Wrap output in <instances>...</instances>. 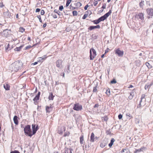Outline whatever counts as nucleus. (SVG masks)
<instances>
[{
  "label": "nucleus",
  "mask_w": 153,
  "mask_h": 153,
  "mask_svg": "<svg viewBox=\"0 0 153 153\" xmlns=\"http://www.w3.org/2000/svg\"><path fill=\"white\" fill-rule=\"evenodd\" d=\"M23 63L22 62L16 61L13 63L11 65L12 71H17L19 69L23 67Z\"/></svg>",
  "instance_id": "obj_1"
},
{
  "label": "nucleus",
  "mask_w": 153,
  "mask_h": 153,
  "mask_svg": "<svg viewBox=\"0 0 153 153\" xmlns=\"http://www.w3.org/2000/svg\"><path fill=\"white\" fill-rule=\"evenodd\" d=\"M24 133L25 135L29 136L31 137L33 135L32 132L30 129V127L29 125L26 126L24 129Z\"/></svg>",
  "instance_id": "obj_2"
},
{
  "label": "nucleus",
  "mask_w": 153,
  "mask_h": 153,
  "mask_svg": "<svg viewBox=\"0 0 153 153\" xmlns=\"http://www.w3.org/2000/svg\"><path fill=\"white\" fill-rule=\"evenodd\" d=\"M90 59L91 60H93L97 55L96 52L93 48L90 49Z\"/></svg>",
  "instance_id": "obj_3"
},
{
  "label": "nucleus",
  "mask_w": 153,
  "mask_h": 153,
  "mask_svg": "<svg viewBox=\"0 0 153 153\" xmlns=\"http://www.w3.org/2000/svg\"><path fill=\"white\" fill-rule=\"evenodd\" d=\"M111 11L110 10L108 13L105 14L104 16L99 18L98 19L99 20L100 22L102 21H103L105 20L111 14Z\"/></svg>",
  "instance_id": "obj_4"
},
{
  "label": "nucleus",
  "mask_w": 153,
  "mask_h": 153,
  "mask_svg": "<svg viewBox=\"0 0 153 153\" xmlns=\"http://www.w3.org/2000/svg\"><path fill=\"white\" fill-rule=\"evenodd\" d=\"M82 109V106L79 103H76L74 105L73 109L76 111L81 110Z\"/></svg>",
  "instance_id": "obj_5"
},
{
  "label": "nucleus",
  "mask_w": 153,
  "mask_h": 153,
  "mask_svg": "<svg viewBox=\"0 0 153 153\" xmlns=\"http://www.w3.org/2000/svg\"><path fill=\"white\" fill-rule=\"evenodd\" d=\"M149 16H147V18L149 19L152 18L153 16V9L152 8H148L146 10Z\"/></svg>",
  "instance_id": "obj_6"
},
{
  "label": "nucleus",
  "mask_w": 153,
  "mask_h": 153,
  "mask_svg": "<svg viewBox=\"0 0 153 153\" xmlns=\"http://www.w3.org/2000/svg\"><path fill=\"white\" fill-rule=\"evenodd\" d=\"M114 52L115 54L117 55L119 57L122 56L124 54L123 51L120 50L119 48L115 50Z\"/></svg>",
  "instance_id": "obj_7"
},
{
  "label": "nucleus",
  "mask_w": 153,
  "mask_h": 153,
  "mask_svg": "<svg viewBox=\"0 0 153 153\" xmlns=\"http://www.w3.org/2000/svg\"><path fill=\"white\" fill-rule=\"evenodd\" d=\"M40 94V92H39L35 96L33 99V100L34 101V103L36 105L38 103V101L39 99Z\"/></svg>",
  "instance_id": "obj_8"
},
{
  "label": "nucleus",
  "mask_w": 153,
  "mask_h": 153,
  "mask_svg": "<svg viewBox=\"0 0 153 153\" xmlns=\"http://www.w3.org/2000/svg\"><path fill=\"white\" fill-rule=\"evenodd\" d=\"M63 61L61 59H59L56 62V66L58 68H61L62 66V63Z\"/></svg>",
  "instance_id": "obj_9"
},
{
  "label": "nucleus",
  "mask_w": 153,
  "mask_h": 153,
  "mask_svg": "<svg viewBox=\"0 0 153 153\" xmlns=\"http://www.w3.org/2000/svg\"><path fill=\"white\" fill-rule=\"evenodd\" d=\"M32 128L33 131L32 133L33 135L36 132L37 130H38V126L37 125L36 126V125L35 124H33L32 125Z\"/></svg>",
  "instance_id": "obj_10"
},
{
  "label": "nucleus",
  "mask_w": 153,
  "mask_h": 153,
  "mask_svg": "<svg viewBox=\"0 0 153 153\" xmlns=\"http://www.w3.org/2000/svg\"><path fill=\"white\" fill-rule=\"evenodd\" d=\"M53 110V107L50 104L49 106H47L46 107V111L47 113H49Z\"/></svg>",
  "instance_id": "obj_11"
},
{
  "label": "nucleus",
  "mask_w": 153,
  "mask_h": 153,
  "mask_svg": "<svg viewBox=\"0 0 153 153\" xmlns=\"http://www.w3.org/2000/svg\"><path fill=\"white\" fill-rule=\"evenodd\" d=\"M100 26L99 25H97L95 26H90L88 28V29L90 30H91L96 28L100 29Z\"/></svg>",
  "instance_id": "obj_12"
},
{
  "label": "nucleus",
  "mask_w": 153,
  "mask_h": 153,
  "mask_svg": "<svg viewBox=\"0 0 153 153\" xmlns=\"http://www.w3.org/2000/svg\"><path fill=\"white\" fill-rule=\"evenodd\" d=\"M146 149V148L145 147H141L140 149H136L135 151L134 152V153H137L138 152H140L141 151H143V150H145Z\"/></svg>",
  "instance_id": "obj_13"
},
{
  "label": "nucleus",
  "mask_w": 153,
  "mask_h": 153,
  "mask_svg": "<svg viewBox=\"0 0 153 153\" xmlns=\"http://www.w3.org/2000/svg\"><path fill=\"white\" fill-rule=\"evenodd\" d=\"M18 117L17 116H15L13 118V120L14 123L17 125L19 123V121L18 119Z\"/></svg>",
  "instance_id": "obj_14"
},
{
  "label": "nucleus",
  "mask_w": 153,
  "mask_h": 153,
  "mask_svg": "<svg viewBox=\"0 0 153 153\" xmlns=\"http://www.w3.org/2000/svg\"><path fill=\"white\" fill-rule=\"evenodd\" d=\"M72 150L71 149L66 148L65 149L64 153H72Z\"/></svg>",
  "instance_id": "obj_15"
},
{
  "label": "nucleus",
  "mask_w": 153,
  "mask_h": 153,
  "mask_svg": "<svg viewBox=\"0 0 153 153\" xmlns=\"http://www.w3.org/2000/svg\"><path fill=\"white\" fill-rule=\"evenodd\" d=\"M1 34L3 37H7L8 35V32L4 30L3 32L1 33Z\"/></svg>",
  "instance_id": "obj_16"
},
{
  "label": "nucleus",
  "mask_w": 153,
  "mask_h": 153,
  "mask_svg": "<svg viewBox=\"0 0 153 153\" xmlns=\"http://www.w3.org/2000/svg\"><path fill=\"white\" fill-rule=\"evenodd\" d=\"M4 88L6 90H9L10 89V86L7 83H6L4 85Z\"/></svg>",
  "instance_id": "obj_17"
},
{
  "label": "nucleus",
  "mask_w": 153,
  "mask_h": 153,
  "mask_svg": "<svg viewBox=\"0 0 153 153\" xmlns=\"http://www.w3.org/2000/svg\"><path fill=\"white\" fill-rule=\"evenodd\" d=\"M94 134L93 132L91 133V137H90V141L91 142H93L94 141Z\"/></svg>",
  "instance_id": "obj_18"
},
{
  "label": "nucleus",
  "mask_w": 153,
  "mask_h": 153,
  "mask_svg": "<svg viewBox=\"0 0 153 153\" xmlns=\"http://www.w3.org/2000/svg\"><path fill=\"white\" fill-rule=\"evenodd\" d=\"M121 153H130V152L128 149H123L121 151Z\"/></svg>",
  "instance_id": "obj_19"
},
{
  "label": "nucleus",
  "mask_w": 153,
  "mask_h": 153,
  "mask_svg": "<svg viewBox=\"0 0 153 153\" xmlns=\"http://www.w3.org/2000/svg\"><path fill=\"white\" fill-rule=\"evenodd\" d=\"M54 97V96L53 95V93L51 92V93H50V95L48 97V99L49 100H53Z\"/></svg>",
  "instance_id": "obj_20"
},
{
  "label": "nucleus",
  "mask_w": 153,
  "mask_h": 153,
  "mask_svg": "<svg viewBox=\"0 0 153 153\" xmlns=\"http://www.w3.org/2000/svg\"><path fill=\"white\" fill-rule=\"evenodd\" d=\"M105 94H106L108 97H109L111 94V92L110 89L109 88H107L106 89Z\"/></svg>",
  "instance_id": "obj_21"
},
{
  "label": "nucleus",
  "mask_w": 153,
  "mask_h": 153,
  "mask_svg": "<svg viewBox=\"0 0 153 153\" xmlns=\"http://www.w3.org/2000/svg\"><path fill=\"white\" fill-rule=\"evenodd\" d=\"M100 146L101 148H104L106 145V143L104 140L102 141L100 143Z\"/></svg>",
  "instance_id": "obj_22"
},
{
  "label": "nucleus",
  "mask_w": 153,
  "mask_h": 153,
  "mask_svg": "<svg viewBox=\"0 0 153 153\" xmlns=\"http://www.w3.org/2000/svg\"><path fill=\"white\" fill-rule=\"evenodd\" d=\"M108 119V118L107 116H105L102 117V120L103 122L104 121L107 122Z\"/></svg>",
  "instance_id": "obj_23"
},
{
  "label": "nucleus",
  "mask_w": 153,
  "mask_h": 153,
  "mask_svg": "<svg viewBox=\"0 0 153 153\" xmlns=\"http://www.w3.org/2000/svg\"><path fill=\"white\" fill-rule=\"evenodd\" d=\"M115 141V140L114 138H112L111 140V142L109 144L108 146L110 147H111L113 145L114 142Z\"/></svg>",
  "instance_id": "obj_24"
},
{
  "label": "nucleus",
  "mask_w": 153,
  "mask_h": 153,
  "mask_svg": "<svg viewBox=\"0 0 153 153\" xmlns=\"http://www.w3.org/2000/svg\"><path fill=\"white\" fill-rule=\"evenodd\" d=\"M140 19L141 20H143L144 19V14L142 13H140L138 15Z\"/></svg>",
  "instance_id": "obj_25"
},
{
  "label": "nucleus",
  "mask_w": 153,
  "mask_h": 153,
  "mask_svg": "<svg viewBox=\"0 0 153 153\" xmlns=\"http://www.w3.org/2000/svg\"><path fill=\"white\" fill-rule=\"evenodd\" d=\"M101 0H94L93 3V5L94 6H96L98 3V1H100Z\"/></svg>",
  "instance_id": "obj_26"
},
{
  "label": "nucleus",
  "mask_w": 153,
  "mask_h": 153,
  "mask_svg": "<svg viewBox=\"0 0 153 153\" xmlns=\"http://www.w3.org/2000/svg\"><path fill=\"white\" fill-rule=\"evenodd\" d=\"M83 141H84V136L82 135L80 137V142L81 144L83 143Z\"/></svg>",
  "instance_id": "obj_27"
},
{
  "label": "nucleus",
  "mask_w": 153,
  "mask_h": 153,
  "mask_svg": "<svg viewBox=\"0 0 153 153\" xmlns=\"http://www.w3.org/2000/svg\"><path fill=\"white\" fill-rule=\"evenodd\" d=\"M25 29L22 27H20L19 28V31L21 33H23L25 32Z\"/></svg>",
  "instance_id": "obj_28"
},
{
  "label": "nucleus",
  "mask_w": 153,
  "mask_h": 153,
  "mask_svg": "<svg viewBox=\"0 0 153 153\" xmlns=\"http://www.w3.org/2000/svg\"><path fill=\"white\" fill-rule=\"evenodd\" d=\"M24 46V45H22L20 46L19 47H16L15 49V51H20L21 50V49H22V47Z\"/></svg>",
  "instance_id": "obj_29"
},
{
  "label": "nucleus",
  "mask_w": 153,
  "mask_h": 153,
  "mask_svg": "<svg viewBox=\"0 0 153 153\" xmlns=\"http://www.w3.org/2000/svg\"><path fill=\"white\" fill-rule=\"evenodd\" d=\"M134 96L133 92H131L130 93V95L128 96V98L129 100L132 99Z\"/></svg>",
  "instance_id": "obj_30"
},
{
  "label": "nucleus",
  "mask_w": 153,
  "mask_h": 153,
  "mask_svg": "<svg viewBox=\"0 0 153 153\" xmlns=\"http://www.w3.org/2000/svg\"><path fill=\"white\" fill-rule=\"evenodd\" d=\"M82 5L81 2H77L75 4V5L78 8L80 7Z\"/></svg>",
  "instance_id": "obj_31"
},
{
  "label": "nucleus",
  "mask_w": 153,
  "mask_h": 153,
  "mask_svg": "<svg viewBox=\"0 0 153 153\" xmlns=\"http://www.w3.org/2000/svg\"><path fill=\"white\" fill-rule=\"evenodd\" d=\"M92 22L95 24H99L100 22V21L99 19L97 20H94L92 21Z\"/></svg>",
  "instance_id": "obj_32"
},
{
  "label": "nucleus",
  "mask_w": 153,
  "mask_h": 153,
  "mask_svg": "<svg viewBox=\"0 0 153 153\" xmlns=\"http://www.w3.org/2000/svg\"><path fill=\"white\" fill-rule=\"evenodd\" d=\"M151 85L152 84H151L150 85H146L145 86L144 88L146 90L147 89H149V88H150Z\"/></svg>",
  "instance_id": "obj_33"
},
{
  "label": "nucleus",
  "mask_w": 153,
  "mask_h": 153,
  "mask_svg": "<svg viewBox=\"0 0 153 153\" xmlns=\"http://www.w3.org/2000/svg\"><path fill=\"white\" fill-rule=\"evenodd\" d=\"M71 0H67V1L66 5V7H68L69 5L70 4L71 2Z\"/></svg>",
  "instance_id": "obj_34"
},
{
  "label": "nucleus",
  "mask_w": 153,
  "mask_h": 153,
  "mask_svg": "<svg viewBox=\"0 0 153 153\" xmlns=\"http://www.w3.org/2000/svg\"><path fill=\"white\" fill-rule=\"evenodd\" d=\"M146 65L149 68H151L152 67V66L148 62H146Z\"/></svg>",
  "instance_id": "obj_35"
},
{
  "label": "nucleus",
  "mask_w": 153,
  "mask_h": 153,
  "mask_svg": "<svg viewBox=\"0 0 153 153\" xmlns=\"http://www.w3.org/2000/svg\"><path fill=\"white\" fill-rule=\"evenodd\" d=\"M73 15L74 16H76L78 15V13L76 11L74 10L72 12Z\"/></svg>",
  "instance_id": "obj_36"
},
{
  "label": "nucleus",
  "mask_w": 153,
  "mask_h": 153,
  "mask_svg": "<svg viewBox=\"0 0 153 153\" xmlns=\"http://www.w3.org/2000/svg\"><path fill=\"white\" fill-rule=\"evenodd\" d=\"M35 45H33V46H31L30 45H28L26 46L25 48V50H27L31 48H32Z\"/></svg>",
  "instance_id": "obj_37"
},
{
  "label": "nucleus",
  "mask_w": 153,
  "mask_h": 153,
  "mask_svg": "<svg viewBox=\"0 0 153 153\" xmlns=\"http://www.w3.org/2000/svg\"><path fill=\"white\" fill-rule=\"evenodd\" d=\"M88 16V14H87V13H85L83 16L82 18V19H85L87 17V16Z\"/></svg>",
  "instance_id": "obj_38"
},
{
  "label": "nucleus",
  "mask_w": 153,
  "mask_h": 153,
  "mask_svg": "<svg viewBox=\"0 0 153 153\" xmlns=\"http://www.w3.org/2000/svg\"><path fill=\"white\" fill-rule=\"evenodd\" d=\"M51 16H52L53 18L54 19L57 18V17L56 15L54 13H52L51 14Z\"/></svg>",
  "instance_id": "obj_39"
},
{
  "label": "nucleus",
  "mask_w": 153,
  "mask_h": 153,
  "mask_svg": "<svg viewBox=\"0 0 153 153\" xmlns=\"http://www.w3.org/2000/svg\"><path fill=\"white\" fill-rule=\"evenodd\" d=\"M126 116L128 117L129 118H130V119L133 117L129 113H127L126 114Z\"/></svg>",
  "instance_id": "obj_40"
},
{
  "label": "nucleus",
  "mask_w": 153,
  "mask_h": 153,
  "mask_svg": "<svg viewBox=\"0 0 153 153\" xmlns=\"http://www.w3.org/2000/svg\"><path fill=\"white\" fill-rule=\"evenodd\" d=\"M70 134V132L68 131L65 132L64 134V137L68 136H69Z\"/></svg>",
  "instance_id": "obj_41"
},
{
  "label": "nucleus",
  "mask_w": 153,
  "mask_h": 153,
  "mask_svg": "<svg viewBox=\"0 0 153 153\" xmlns=\"http://www.w3.org/2000/svg\"><path fill=\"white\" fill-rule=\"evenodd\" d=\"M117 83V81L115 79H113L111 81V83L112 84H115Z\"/></svg>",
  "instance_id": "obj_42"
},
{
  "label": "nucleus",
  "mask_w": 153,
  "mask_h": 153,
  "mask_svg": "<svg viewBox=\"0 0 153 153\" xmlns=\"http://www.w3.org/2000/svg\"><path fill=\"white\" fill-rule=\"evenodd\" d=\"M54 13H56L59 16H60V12H59V11H57V10H54Z\"/></svg>",
  "instance_id": "obj_43"
},
{
  "label": "nucleus",
  "mask_w": 153,
  "mask_h": 153,
  "mask_svg": "<svg viewBox=\"0 0 153 153\" xmlns=\"http://www.w3.org/2000/svg\"><path fill=\"white\" fill-rule=\"evenodd\" d=\"M63 9V7L62 5H60L59 7V10L60 11H62Z\"/></svg>",
  "instance_id": "obj_44"
},
{
  "label": "nucleus",
  "mask_w": 153,
  "mask_h": 153,
  "mask_svg": "<svg viewBox=\"0 0 153 153\" xmlns=\"http://www.w3.org/2000/svg\"><path fill=\"white\" fill-rule=\"evenodd\" d=\"M146 97V95L145 94H143L141 95V100L142 101V99H143L145 98Z\"/></svg>",
  "instance_id": "obj_45"
},
{
  "label": "nucleus",
  "mask_w": 153,
  "mask_h": 153,
  "mask_svg": "<svg viewBox=\"0 0 153 153\" xmlns=\"http://www.w3.org/2000/svg\"><path fill=\"white\" fill-rule=\"evenodd\" d=\"M142 102V101L141 100H140V103L138 105V107H139V108H141L142 107V105L141 104V103Z\"/></svg>",
  "instance_id": "obj_46"
},
{
  "label": "nucleus",
  "mask_w": 153,
  "mask_h": 153,
  "mask_svg": "<svg viewBox=\"0 0 153 153\" xmlns=\"http://www.w3.org/2000/svg\"><path fill=\"white\" fill-rule=\"evenodd\" d=\"M10 153H20L18 151L15 150L14 151H12Z\"/></svg>",
  "instance_id": "obj_47"
},
{
  "label": "nucleus",
  "mask_w": 153,
  "mask_h": 153,
  "mask_svg": "<svg viewBox=\"0 0 153 153\" xmlns=\"http://www.w3.org/2000/svg\"><path fill=\"white\" fill-rule=\"evenodd\" d=\"M37 17V18L39 19V21L40 22H42V21L41 19V16L40 15H39V16H38Z\"/></svg>",
  "instance_id": "obj_48"
},
{
  "label": "nucleus",
  "mask_w": 153,
  "mask_h": 153,
  "mask_svg": "<svg viewBox=\"0 0 153 153\" xmlns=\"http://www.w3.org/2000/svg\"><path fill=\"white\" fill-rule=\"evenodd\" d=\"M45 13V12L44 10H41V14L42 15H43Z\"/></svg>",
  "instance_id": "obj_49"
},
{
  "label": "nucleus",
  "mask_w": 153,
  "mask_h": 153,
  "mask_svg": "<svg viewBox=\"0 0 153 153\" xmlns=\"http://www.w3.org/2000/svg\"><path fill=\"white\" fill-rule=\"evenodd\" d=\"M97 91V87H94L93 89V92H96Z\"/></svg>",
  "instance_id": "obj_50"
},
{
  "label": "nucleus",
  "mask_w": 153,
  "mask_h": 153,
  "mask_svg": "<svg viewBox=\"0 0 153 153\" xmlns=\"http://www.w3.org/2000/svg\"><path fill=\"white\" fill-rule=\"evenodd\" d=\"M122 115L121 114H119L118 116V117L119 119H121L122 118Z\"/></svg>",
  "instance_id": "obj_51"
},
{
  "label": "nucleus",
  "mask_w": 153,
  "mask_h": 153,
  "mask_svg": "<svg viewBox=\"0 0 153 153\" xmlns=\"http://www.w3.org/2000/svg\"><path fill=\"white\" fill-rule=\"evenodd\" d=\"M4 6V5L3 4V2H1L0 3V7H3Z\"/></svg>",
  "instance_id": "obj_52"
},
{
  "label": "nucleus",
  "mask_w": 153,
  "mask_h": 153,
  "mask_svg": "<svg viewBox=\"0 0 153 153\" xmlns=\"http://www.w3.org/2000/svg\"><path fill=\"white\" fill-rule=\"evenodd\" d=\"M89 7V6L88 5V4H87L85 6V7H84V9L85 10H86L87 9H88V7Z\"/></svg>",
  "instance_id": "obj_53"
},
{
  "label": "nucleus",
  "mask_w": 153,
  "mask_h": 153,
  "mask_svg": "<svg viewBox=\"0 0 153 153\" xmlns=\"http://www.w3.org/2000/svg\"><path fill=\"white\" fill-rule=\"evenodd\" d=\"M106 5L105 4H103L102 6V8L103 9H105L106 8Z\"/></svg>",
  "instance_id": "obj_54"
},
{
  "label": "nucleus",
  "mask_w": 153,
  "mask_h": 153,
  "mask_svg": "<svg viewBox=\"0 0 153 153\" xmlns=\"http://www.w3.org/2000/svg\"><path fill=\"white\" fill-rule=\"evenodd\" d=\"M99 106V105L98 104H96L94 106V108H96V107H98Z\"/></svg>",
  "instance_id": "obj_55"
},
{
  "label": "nucleus",
  "mask_w": 153,
  "mask_h": 153,
  "mask_svg": "<svg viewBox=\"0 0 153 153\" xmlns=\"http://www.w3.org/2000/svg\"><path fill=\"white\" fill-rule=\"evenodd\" d=\"M40 11V9L39 8H37L36 10V12H39Z\"/></svg>",
  "instance_id": "obj_56"
},
{
  "label": "nucleus",
  "mask_w": 153,
  "mask_h": 153,
  "mask_svg": "<svg viewBox=\"0 0 153 153\" xmlns=\"http://www.w3.org/2000/svg\"><path fill=\"white\" fill-rule=\"evenodd\" d=\"M109 49L107 48L106 50H105V54L108 53L109 51Z\"/></svg>",
  "instance_id": "obj_57"
},
{
  "label": "nucleus",
  "mask_w": 153,
  "mask_h": 153,
  "mask_svg": "<svg viewBox=\"0 0 153 153\" xmlns=\"http://www.w3.org/2000/svg\"><path fill=\"white\" fill-rule=\"evenodd\" d=\"M42 59H45L47 58V57L45 56V57H40Z\"/></svg>",
  "instance_id": "obj_58"
},
{
  "label": "nucleus",
  "mask_w": 153,
  "mask_h": 153,
  "mask_svg": "<svg viewBox=\"0 0 153 153\" xmlns=\"http://www.w3.org/2000/svg\"><path fill=\"white\" fill-rule=\"evenodd\" d=\"M37 63H38V62H35L34 63H32L31 65H36L37 64Z\"/></svg>",
  "instance_id": "obj_59"
},
{
  "label": "nucleus",
  "mask_w": 153,
  "mask_h": 153,
  "mask_svg": "<svg viewBox=\"0 0 153 153\" xmlns=\"http://www.w3.org/2000/svg\"><path fill=\"white\" fill-rule=\"evenodd\" d=\"M46 25H47L46 23H44L43 25V27H45L46 26Z\"/></svg>",
  "instance_id": "obj_60"
},
{
  "label": "nucleus",
  "mask_w": 153,
  "mask_h": 153,
  "mask_svg": "<svg viewBox=\"0 0 153 153\" xmlns=\"http://www.w3.org/2000/svg\"><path fill=\"white\" fill-rule=\"evenodd\" d=\"M27 40L30 41H31V39L30 37H28L27 38Z\"/></svg>",
  "instance_id": "obj_61"
},
{
  "label": "nucleus",
  "mask_w": 153,
  "mask_h": 153,
  "mask_svg": "<svg viewBox=\"0 0 153 153\" xmlns=\"http://www.w3.org/2000/svg\"><path fill=\"white\" fill-rule=\"evenodd\" d=\"M58 133L59 134H62V131H58Z\"/></svg>",
  "instance_id": "obj_62"
},
{
  "label": "nucleus",
  "mask_w": 153,
  "mask_h": 153,
  "mask_svg": "<svg viewBox=\"0 0 153 153\" xmlns=\"http://www.w3.org/2000/svg\"><path fill=\"white\" fill-rule=\"evenodd\" d=\"M133 87V86L132 85H130L128 87V88H132Z\"/></svg>",
  "instance_id": "obj_63"
},
{
  "label": "nucleus",
  "mask_w": 153,
  "mask_h": 153,
  "mask_svg": "<svg viewBox=\"0 0 153 153\" xmlns=\"http://www.w3.org/2000/svg\"><path fill=\"white\" fill-rule=\"evenodd\" d=\"M41 109V106H38L37 107V109L38 110V109Z\"/></svg>",
  "instance_id": "obj_64"
}]
</instances>
